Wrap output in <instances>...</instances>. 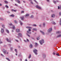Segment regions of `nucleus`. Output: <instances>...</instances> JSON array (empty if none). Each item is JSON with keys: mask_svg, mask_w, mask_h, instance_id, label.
<instances>
[{"mask_svg": "<svg viewBox=\"0 0 61 61\" xmlns=\"http://www.w3.org/2000/svg\"><path fill=\"white\" fill-rule=\"evenodd\" d=\"M39 42L41 45H43V43H45V42L44 41V40L43 39H42Z\"/></svg>", "mask_w": 61, "mask_h": 61, "instance_id": "f257e3e1", "label": "nucleus"}, {"mask_svg": "<svg viewBox=\"0 0 61 61\" xmlns=\"http://www.w3.org/2000/svg\"><path fill=\"white\" fill-rule=\"evenodd\" d=\"M34 50L33 51V52L35 54V55H37V53L36 52H37V50H36L35 48H34Z\"/></svg>", "mask_w": 61, "mask_h": 61, "instance_id": "f03ea898", "label": "nucleus"}, {"mask_svg": "<svg viewBox=\"0 0 61 61\" xmlns=\"http://www.w3.org/2000/svg\"><path fill=\"white\" fill-rule=\"evenodd\" d=\"M53 54L54 55H56V56H60L59 54L57 52L55 53V52H53Z\"/></svg>", "mask_w": 61, "mask_h": 61, "instance_id": "7ed1b4c3", "label": "nucleus"}, {"mask_svg": "<svg viewBox=\"0 0 61 61\" xmlns=\"http://www.w3.org/2000/svg\"><path fill=\"white\" fill-rule=\"evenodd\" d=\"M52 31V28L49 29L48 30V32L49 33H50Z\"/></svg>", "mask_w": 61, "mask_h": 61, "instance_id": "20e7f679", "label": "nucleus"}, {"mask_svg": "<svg viewBox=\"0 0 61 61\" xmlns=\"http://www.w3.org/2000/svg\"><path fill=\"white\" fill-rule=\"evenodd\" d=\"M36 7L37 8L39 9H41V8L39 6H38L37 5L36 6Z\"/></svg>", "mask_w": 61, "mask_h": 61, "instance_id": "39448f33", "label": "nucleus"}, {"mask_svg": "<svg viewBox=\"0 0 61 61\" xmlns=\"http://www.w3.org/2000/svg\"><path fill=\"white\" fill-rule=\"evenodd\" d=\"M55 16V14H52L51 16V17L52 18H54Z\"/></svg>", "mask_w": 61, "mask_h": 61, "instance_id": "423d86ee", "label": "nucleus"}, {"mask_svg": "<svg viewBox=\"0 0 61 61\" xmlns=\"http://www.w3.org/2000/svg\"><path fill=\"white\" fill-rule=\"evenodd\" d=\"M3 52L5 54H6V50L5 49H3Z\"/></svg>", "mask_w": 61, "mask_h": 61, "instance_id": "0eeeda50", "label": "nucleus"}, {"mask_svg": "<svg viewBox=\"0 0 61 61\" xmlns=\"http://www.w3.org/2000/svg\"><path fill=\"white\" fill-rule=\"evenodd\" d=\"M18 35L20 37H22V34L20 33H19Z\"/></svg>", "mask_w": 61, "mask_h": 61, "instance_id": "6e6552de", "label": "nucleus"}, {"mask_svg": "<svg viewBox=\"0 0 61 61\" xmlns=\"http://www.w3.org/2000/svg\"><path fill=\"white\" fill-rule=\"evenodd\" d=\"M61 37V35H57V36L56 37L57 38H59V37Z\"/></svg>", "mask_w": 61, "mask_h": 61, "instance_id": "1a4fd4ad", "label": "nucleus"}, {"mask_svg": "<svg viewBox=\"0 0 61 61\" xmlns=\"http://www.w3.org/2000/svg\"><path fill=\"white\" fill-rule=\"evenodd\" d=\"M46 56L45 54H43V58H46Z\"/></svg>", "mask_w": 61, "mask_h": 61, "instance_id": "9d476101", "label": "nucleus"}, {"mask_svg": "<svg viewBox=\"0 0 61 61\" xmlns=\"http://www.w3.org/2000/svg\"><path fill=\"white\" fill-rule=\"evenodd\" d=\"M14 22L15 24H17L18 23V21L16 20H14Z\"/></svg>", "mask_w": 61, "mask_h": 61, "instance_id": "9b49d317", "label": "nucleus"}, {"mask_svg": "<svg viewBox=\"0 0 61 61\" xmlns=\"http://www.w3.org/2000/svg\"><path fill=\"white\" fill-rule=\"evenodd\" d=\"M1 32L2 33L4 32V30L3 28L1 29Z\"/></svg>", "mask_w": 61, "mask_h": 61, "instance_id": "f8f14e48", "label": "nucleus"}, {"mask_svg": "<svg viewBox=\"0 0 61 61\" xmlns=\"http://www.w3.org/2000/svg\"><path fill=\"white\" fill-rule=\"evenodd\" d=\"M16 32H20V29H16Z\"/></svg>", "mask_w": 61, "mask_h": 61, "instance_id": "ddd939ff", "label": "nucleus"}, {"mask_svg": "<svg viewBox=\"0 0 61 61\" xmlns=\"http://www.w3.org/2000/svg\"><path fill=\"white\" fill-rule=\"evenodd\" d=\"M60 33H61V32L59 31H57L56 33V34H57V35H58V34H60Z\"/></svg>", "mask_w": 61, "mask_h": 61, "instance_id": "4468645a", "label": "nucleus"}, {"mask_svg": "<svg viewBox=\"0 0 61 61\" xmlns=\"http://www.w3.org/2000/svg\"><path fill=\"white\" fill-rule=\"evenodd\" d=\"M30 48H31L33 47V45L32 44H30Z\"/></svg>", "mask_w": 61, "mask_h": 61, "instance_id": "2eb2a0df", "label": "nucleus"}, {"mask_svg": "<svg viewBox=\"0 0 61 61\" xmlns=\"http://www.w3.org/2000/svg\"><path fill=\"white\" fill-rule=\"evenodd\" d=\"M40 32H41V33L42 34H43V35H45V33L44 32L41 31V30H40Z\"/></svg>", "mask_w": 61, "mask_h": 61, "instance_id": "dca6fc26", "label": "nucleus"}, {"mask_svg": "<svg viewBox=\"0 0 61 61\" xmlns=\"http://www.w3.org/2000/svg\"><path fill=\"white\" fill-rule=\"evenodd\" d=\"M11 11L12 12H16V10H11Z\"/></svg>", "mask_w": 61, "mask_h": 61, "instance_id": "f3484780", "label": "nucleus"}, {"mask_svg": "<svg viewBox=\"0 0 61 61\" xmlns=\"http://www.w3.org/2000/svg\"><path fill=\"white\" fill-rule=\"evenodd\" d=\"M35 46H38V44H37V43H35Z\"/></svg>", "mask_w": 61, "mask_h": 61, "instance_id": "a211bd4d", "label": "nucleus"}, {"mask_svg": "<svg viewBox=\"0 0 61 61\" xmlns=\"http://www.w3.org/2000/svg\"><path fill=\"white\" fill-rule=\"evenodd\" d=\"M12 28L14 30H15V26L13 25V26Z\"/></svg>", "mask_w": 61, "mask_h": 61, "instance_id": "6ab92c4d", "label": "nucleus"}, {"mask_svg": "<svg viewBox=\"0 0 61 61\" xmlns=\"http://www.w3.org/2000/svg\"><path fill=\"white\" fill-rule=\"evenodd\" d=\"M25 27L26 28H32L31 27L29 26Z\"/></svg>", "mask_w": 61, "mask_h": 61, "instance_id": "aec40b11", "label": "nucleus"}, {"mask_svg": "<svg viewBox=\"0 0 61 61\" xmlns=\"http://www.w3.org/2000/svg\"><path fill=\"white\" fill-rule=\"evenodd\" d=\"M20 18L21 19H22V20H24V17L23 16L22 17H21Z\"/></svg>", "mask_w": 61, "mask_h": 61, "instance_id": "412c9836", "label": "nucleus"}, {"mask_svg": "<svg viewBox=\"0 0 61 61\" xmlns=\"http://www.w3.org/2000/svg\"><path fill=\"white\" fill-rule=\"evenodd\" d=\"M53 2L54 3V4H56V1H55L53 0Z\"/></svg>", "mask_w": 61, "mask_h": 61, "instance_id": "4be33fe9", "label": "nucleus"}, {"mask_svg": "<svg viewBox=\"0 0 61 61\" xmlns=\"http://www.w3.org/2000/svg\"><path fill=\"white\" fill-rule=\"evenodd\" d=\"M33 30H34L35 31H37V29L36 28H33Z\"/></svg>", "mask_w": 61, "mask_h": 61, "instance_id": "5701e85b", "label": "nucleus"}, {"mask_svg": "<svg viewBox=\"0 0 61 61\" xmlns=\"http://www.w3.org/2000/svg\"><path fill=\"white\" fill-rule=\"evenodd\" d=\"M10 16H12V17H14L15 15H14L12 14L10 15Z\"/></svg>", "mask_w": 61, "mask_h": 61, "instance_id": "b1692460", "label": "nucleus"}, {"mask_svg": "<svg viewBox=\"0 0 61 61\" xmlns=\"http://www.w3.org/2000/svg\"><path fill=\"white\" fill-rule=\"evenodd\" d=\"M2 27H3V28H5V25H4L2 24Z\"/></svg>", "mask_w": 61, "mask_h": 61, "instance_id": "393cba45", "label": "nucleus"}, {"mask_svg": "<svg viewBox=\"0 0 61 61\" xmlns=\"http://www.w3.org/2000/svg\"><path fill=\"white\" fill-rule=\"evenodd\" d=\"M29 15L28 14L26 15H25V16H28Z\"/></svg>", "mask_w": 61, "mask_h": 61, "instance_id": "a878e982", "label": "nucleus"}, {"mask_svg": "<svg viewBox=\"0 0 61 61\" xmlns=\"http://www.w3.org/2000/svg\"><path fill=\"white\" fill-rule=\"evenodd\" d=\"M26 34L27 36H28L29 37H30V36H29V35L27 33H26Z\"/></svg>", "mask_w": 61, "mask_h": 61, "instance_id": "bb28decb", "label": "nucleus"}, {"mask_svg": "<svg viewBox=\"0 0 61 61\" xmlns=\"http://www.w3.org/2000/svg\"><path fill=\"white\" fill-rule=\"evenodd\" d=\"M33 26H36V25L35 24H34L33 25Z\"/></svg>", "mask_w": 61, "mask_h": 61, "instance_id": "cd10ccee", "label": "nucleus"}, {"mask_svg": "<svg viewBox=\"0 0 61 61\" xmlns=\"http://www.w3.org/2000/svg\"><path fill=\"white\" fill-rule=\"evenodd\" d=\"M6 30L7 32L8 33H9V31L7 29H6Z\"/></svg>", "mask_w": 61, "mask_h": 61, "instance_id": "c85d7f7f", "label": "nucleus"}, {"mask_svg": "<svg viewBox=\"0 0 61 61\" xmlns=\"http://www.w3.org/2000/svg\"><path fill=\"white\" fill-rule=\"evenodd\" d=\"M52 24H54V25H56V23H55V22L54 21H52Z\"/></svg>", "mask_w": 61, "mask_h": 61, "instance_id": "c756f323", "label": "nucleus"}, {"mask_svg": "<svg viewBox=\"0 0 61 61\" xmlns=\"http://www.w3.org/2000/svg\"><path fill=\"white\" fill-rule=\"evenodd\" d=\"M43 25L44 26H45L46 24L45 23H43Z\"/></svg>", "mask_w": 61, "mask_h": 61, "instance_id": "7c9ffc66", "label": "nucleus"}, {"mask_svg": "<svg viewBox=\"0 0 61 61\" xmlns=\"http://www.w3.org/2000/svg\"><path fill=\"white\" fill-rule=\"evenodd\" d=\"M59 15H61V13L60 12H59Z\"/></svg>", "mask_w": 61, "mask_h": 61, "instance_id": "2f4dec72", "label": "nucleus"}, {"mask_svg": "<svg viewBox=\"0 0 61 61\" xmlns=\"http://www.w3.org/2000/svg\"><path fill=\"white\" fill-rule=\"evenodd\" d=\"M5 3H6V4H7L8 3V2H7V1H6V0H5Z\"/></svg>", "mask_w": 61, "mask_h": 61, "instance_id": "473e14b6", "label": "nucleus"}, {"mask_svg": "<svg viewBox=\"0 0 61 61\" xmlns=\"http://www.w3.org/2000/svg\"><path fill=\"white\" fill-rule=\"evenodd\" d=\"M5 6L7 8H9V7L8 6H7V5H6Z\"/></svg>", "mask_w": 61, "mask_h": 61, "instance_id": "72a5a7b5", "label": "nucleus"}, {"mask_svg": "<svg viewBox=\"0 0 61 61\" xmlns=\"http://www.w3.org/2000/svg\"><path fill=\"white\" fill-rule=\"evenodd\" d=\"M17 2L18 3H20V1L18 0H17Z\"/></svg>", "mask_w": 61, "mask_h": 61, "instance_id": "f704fd0d", "label": "nucleus"}, {"mask_svg": "<svg viewBox=\"0 0 61 61\" xmlns=\"http://www.w3.org/2000/svg\"><path fill=\"white\" fill-rule=\"evenodd\" d=\"M13 48L12 47L10 48V50L11 51H12L13 50Z\"/></svg>", "mask_w": 61, "mask_h": 61, "instance_id": "c9c22d12", "label": "nucleus"}, {"mask_svg": "<svg viewBox=\"0 0 61 61\" xmlns=\"http://www.w3.org/2000/svg\"><path fill=\"white\" fill-rule=\"evenodd\" d=\"M60 25H61V18L60 20Z\"/></svg>", "mask_w": 61, "mask_h": 61, "instance_id": "e433bc0d", "label": "nucleus"}, {"mask_svg": "<svg viewBox=\"0 0 61 61\" xmlns=\"http://www.w3.org/2000/svg\"><path fill=\"white\" fill-rule=\"evenodd\" d=\"M6 59H7V60H8V61H10V60L8 58H6Z\"/></svg>", "mask_w": 61, "mask_h": 61, "instance_id": "4c0bfd02", "label": "nucleus"}, {"mask_svg": "<svg viewBox=\"0 0 61 61\" xmlns=\"http://www.w3.org/2000/svg\"><path fill=\"white\" fill-rule=\"evenodd\" d=\"M31 57V55H30L29 56V58H30V57Z\"/></svg>", "mask_w": 61, "mask_h": 61, "instance_id": "58836bf2", "label": "nucleus"}, {"mask_svg": "<svg viewBox=\"0 0 61 61\" xmlns=\"http://www.w3.org/2000/svg\"><path fill=\"white\" fill-rule=\"evenodd\" d=\"M8 42H10V43H11V41H10V40H8V41H7Z\"/></svg>", "mask_w": 61, "mask_h": 61, "instance_id": "ea45409f", "label": "nucleus"}, {"mask_svg": "<svg viewBox=\"0 0 61 61\" xmlns=\"http://www.w3.org/2000/svg\"><path fill=\"white\" fill-rule=\"evenodd\" d=\"M30 3L32 5H34V3H33L32 2H31Z\"/></svg>", "mask_w": 61, "mask_h": 61, "instance_id": "a19ab883", "label": "nucleus"}, {"mask_svg": "<svg viewBox=\"0 0 61 61\" xmlns=\"http://www.w3.org/2000/svg\"><path fill=\"white\" fill-rule=\"evenodd\" d=\"M21 14H23V13H24V11H22L21 12Z\"/></svg>", "mask_w": 61, "mask_h": 61, "instance_id": "79ce46f5", "label": "nucleus"}, {"mask_svg": "<svg viewBox=\"0 0 61 61\" xmlns=\"http://www.w3.org/2000/svg\"><path fill=\"white\" fill-rule=\"evenodd\" d=\"M20 24L21 25H23V23H22V22H20Z\"/></svg>", "mask_w": 61, "mask_h": 61, "instance_id": "37998d69", "label": "nucleus"}, {"mask_svg": "<svg viewBox=\"0 0 61 61\" xmlns=\"http://www.w3.org/2000/svg\"><path fill=\"white\" fill-rule=\"evenodd\" d=\"M39 26H40V27H42V25H40Z\"/></svg>", "mask_w": 61, "mask_h": 61, "instance_id": "c03bdc74", "label": "nucleus"}, {"mask_svg": "<svg viewBox=\"0 0 61 61\" xmlns=\"http://www.w3.org/2000/svg\"><path fill=\"white\" fill-rule=\"evenodd\" d=\"M31 18H34V16H33V15H32L31 16Z\"/></svg>", "mask_w": 61, "mask_h": 61, "instance_id": "a18cd8bd", "label": "nucleus"}, {"mask_svg": "<svg viewBox=\"0 0 61 61\" xmlns=\"http://www.w3.org/2000/svg\"><path fill=\"white\" fill-rule=\"evenodd\" d=\"M27 41L28 42H29V40H28V39H27Z\"/></svg>", "mask_w": 61, "mask_h": 61, "instance_id": "49530a36", "label": "nucleus"}, {"mask_svg": "<svg viewBox=\"0 0 61 61\" xmlns=\"http://www.w3.org/2000/svg\"><path fill=\"white\" fill-rule=\"evenodd\" d=\"M37 40H39V38L38 37L37 38Z\"/></svg>", "mask_w": 61, "mask_h": 61, "instance_id": "de8ad7c7", "label": "nucleus"}, {"mask_svg": "<svg viewBox=\"0 0 61 61\" xmlns=\"http://www.w3.org/2000/svg\"><path fill=\"white\" fill-rule=\"evenodd\" d=\"M15 6H18V5H17V4H15Z\"/></svg>", "mask_w": 61, "mask_h": 61, "instance_id": "09e8293b", "label": "nucleus"}, {"mask_svg": "<svg viewBox=\"0 0 61 61\" xmlns=\"http://www.w3.org/2000/svg\"><path fill=\"white\" fill-rule=\"evenodd\" d=\"M10 25H12V23H10Z\"/></svg>", "mask_w": 61, "mask_h": 61, "instance_id": "8fccbe9b", "label": "nucleus"}, {"mask_svg": "<svg viewBox=\"0 0 61 61\" xmlns=\"http://www.w3.org/2000/svg\"><path fill=\"white\" fill-rule=\"evenodd\" d=\"M58 9H60V7L59 6H58Z\"/></svg>", "mask_w": 61, "mask_h": 61, "instance_id": "3c124183", "label": "nucleus"}, {"mask_svg": "<svg viewBox=\"0 0 61 61\" xmlns=\"http://www.w3.org/2000/svg\"><path fill=\"white\" fill-rule=\"evenodd\" d=\"M15 52H16L17 51V50L16 49H15Z\"/></svg>", "mask_w": 61, "mask_h": 61, "instance_id": "603ef678", "label": "nucleus"}, {"mask_svg": "<svg viewBox=\"0 0 61 61\" xmlns=\"http://www.w3.org/2000/svg\"><path fill=\"white\" fill-rule=\"evenodd\" d=\"M28 30L29 31H31V29H29V30Z\"/></svg>", "mask_w": 61, "mask_h": 61, "instance_id": "864d4df0", "label": "nucleus"}, {"mask_svg": "<svg viewBox=\"0 0 61 61\" xmlns=\"http://www.w3.org/2000/svg\"><path fill=\"white\" fill-rule=\"evenodd\" d=\"M17 42H18V41L17 40H15Z\"/></svg>", "mask_w": 61, "mask_h": 61, "instance_id": "5fc2aeb1", "label": "nucleus"}, {"mask_svg": "<svg viewBox=\"0 0 61 61\" xmlns=\"http://www.w3.org/2000/svg\"><path fill=\"white\" fill-rule=\"evenodd\" d=\"M9 40H8V38L6 39V40H7V41Z\"/></svg>", "mask_w": 61, "mask_h": 61, "instance_id": "6e6d98bb", "label": "nucleus"}, {"mask_svg": "<svg viewBox=\"0 0 61 61\" xmlns=\"http://www.w3.org/2000/svg\"><path fill=\"white\" fill-rule=\"evenodd\" d=\"M1 55L2 56H4V55H3L2 54H1Z\"/></svg>", "mask_w": 61, "mask_h": 61, "instance_id": "4d7b16f0", "label": "nucleus"}, {"mask_svg": "<svg viewBox=\"0 0 61 61\" xmlns=\"http://www.w3.org/2000/svg\"><path fill=\"white\" fill-rule=\"evenodd\" d=\"M17 37L18 38H20V37H19L18 36Z\"/></svg>", "mask_w": 61, "mask_h": 61, "instance_id": "13d9d810", "label": "nucleus"}, {"mask_svg": "<svg viewBox=\"0 0 61 61\" xmlns=\"http://www.w3.org/2000/svg\"><path fill=\"white\" fill-rule=\"evenodd\" d=\"M24 42H25V43H26V41L25 40H24Z\"/></svg>", "mask_w": 61, "mask_h": 61, "instance_id": "bf43d9fd", "label": "nucleus"}, {"mask_svg": "<svg viewBox=\"0 0 61 61\" xmlns=\"http://www.w3.org/2000/svg\"><path fill=\"white\" fill-rule=\"evenodd\" d=\"M27 33H29V31H27Z\"/></svg>", "mask_w": 61, "mask_h": 61, "instance_id": "052dcab7", "label": "nucleus"}, {"mask_svg": "<svg viewBox=\"0 0 61 61\" xmlns=\"http://www.w3.org/2000/svg\"><path fill=\"white\" fill-rule=\"evenodd\" d=\"M25 61H27V59H25Z\"/></svg>", "mask_w": 61, "mask_h": 61, "instance_id": "680f3d73", "label": "nucleus"}, {"mask_svg": "<svg viewBox=\"0 0 61 61\" xmlns=\"http://www.w3.org/2000/svg\"><path fill=\"white\" fill-rule=\"evenodd\" d=\"M59 2V1H58V0H57L56 1V2Z\"/></svg>", "mask_w": 61, "mask_h": 61, "instance_id": "e2e57ef3", "label": "nucleus"}, {"mask_svg": "<svg viewBox=\"0 0 61 61\" xmlns=\"http://www.w3.org/2000/svg\"><path fill=\"white\" fill-rule=\"evenodd\" d=\"M9 46H11V44H9Z\"/></svg>", "mask_w": 61, "mask_h": 61, "instance_id": "0e129e2a", "label": "nucleus"}, {"mask_svg": "<svg viewBox=\"0 0 61 61\" xmlns=\"http://www.w3.org/2000/svg\"><path fill=\"white\" fill-rule=\"evenodd\" d=\"M0 44H2V42H0Z\"/></svg>", "mask_w": 61, "mask_h": 61, "instance_id": "69168bd1", "label": "nucleus"}, {"mask_svg": "<svg viewBox=\"0 0 61 61\" xmlns=\"http://www.w3.org/2000/svg\"><path fill=\"white\" fill-rule=\"evenodd\" d=\"M8 52H7V53H6V54H8Z\"/></svg>", "mask_w": 61, "mask_h": 61, "instance_id": "338daca9", "label": "nucleus"}, {"mask_svg": "<svg viewBox=\"0 0 61 61\" xmlns=\"http://www.w3.org/2000/svg\"><path fill=\"white\" fill-rule=\"evenodd\" d=\"M51 11L52 12V13H53V10H51Z\"/></svg>", "mask_w": 61, "mask_h": 61, "instance_id": "774afa93", "label": "nucleus"}]
</instances>
